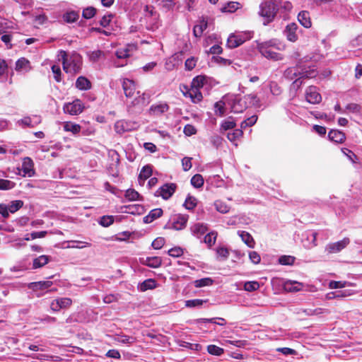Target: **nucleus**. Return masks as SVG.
I'll return each instance as SVG.
<instances>
[{"mask_svg": "<svg viewBox=\"0 0 362 362\" xmlns=\"http://www.w3.org/2000/svg\"><path fill=\"white\" fill-rule=\"evenodd\" d=\"M169 110V106L165 103L152 105L149 108V114L152 115L159 116L165 113Z\"/></svg>", "mask_w": 362, "mask_h": 362, "instance_id": "aec40b11", "label": "nucleus"}, {"mask_svg": "<svg viewBox=\"0 0 362 362\" xmlns=\"http://www.w3.org/2000/svg\"><path fill=\"white\" fill-rule=\"evenodd\" d=\"M238 235L241 238L242 240L250 248L255 247V240L252 236L247 231L238 230Z\"/></svg>", "mask_w": 362, "mask_h": 362, "instance_id": "bb28decb", "label": "nucleus"}, {"mask_svg": "<svg viewBox=\"0 0 362 362\" xmlns=\"http://www.w3.org/2000/svg\"><path fill=\"white\" fill-rule=\"evenodd\" d=\"M53 284L51 281H40L36 282H31L28 284V288L33 291H45L48 289Z\"/></svg>", "mask_w": 362, "mask_h": 362, "instance_id": "412c9836", "label": "nucleus"}, {"mask_svg": "<svg viewBox=\"0 0 362 362\" xmlns=\"http://www.w3.org/2000/svg\"><path fill=\"white\" fill-rule=\"evenodd\" d=\"M264 48H275L278 50H282L285 48V45L281 43L276 39H272L268 41L259 42L257 44V47H263Z\"/></svg>", "mask_w": 362, "mask_h": 362, "instance_id": "4be33fe9", "label": "nucleus"}, {"mask_svg": "<svg viewBox=\"0 0 362 362\" xmlns=\"http://www.w3.org/2000/svg\"><path fill=\"white\" fill-rule=\"evenodd\" d=\"M247 101L250 105H257L259 103V99L256 94H249L245 95L243 98L235 99L231 107L232 112L235 113L243 112L248 107Z\"/></svg>", "mask_w": 362, "mask_h": 362, "instance_id": "20e7f679", "label": "nucleus"}, {"mask_svg": "<svg viewBox=\"0 0 362 362\" xmlns=\"http://www.w3.org/2000/svg\"><path fill=\"white\" fill-rule=\"evenodd\" d=\"M214 206L215 209L221 214H226L230 210V206L221 200L216 201L214 202Z\"/></svg>", "mask_w": 362, "mask_h": 362, "instance_id": "a18cd8bd", "label": "nucleus"}, {"mask_svg": "<svg viewBox=\"0 0 362 362\" xmlns=\"http://www.w3.org/2000/svg\"><path fill=\"white\" fill-rule=\"evenodd\" d=\"M41 122V118L40 116L34 115L33 117H25L24 118L18 121V124L23 127H34Z\"/></svg>", "mask_w": 362, "mask_h": 362, "instance_id": "dca6fc26", "label": "nucleus"}, {"mask_svg": "<svg viewBox=\"0 0 362 362\" xmlns=\"http://www.w3.org/2000/svg\"><path fill=\"white\" fill-rule=\"evenodd\" d=\"M10 213H15L23 206V202L21 200H15L10 202L8 205Z\"/></svg>", "mask_w": 362, "mask_h": 362, "instance_id": "09e8293b", "label": "nucleus"}, {"mask_svg": "<svg viewBox=\"0 0 362 362\" xmlns=\"http://www.w3.org/2000/svg\"><path fill=\"white\" fill-rule=\"evenodd\" d=\"M188 216L177 214L173 216L165 224V228L180 230L185 228Z\"/></svg>", "mask_w": 362, "mask_h": 362, "instance_id": "423d86ee", "label": "nucleus"}, {"mask_svg": "<svg viewBox=\"0 0 362 362\" xmlns=\"http://www.w3.org/2000/svg\"><path fill=\"white\" fill-rule=\"evenodd\" d=\"M163 215V210L160 208L152 209L149 214L144 217L145 223H150Z\"/></svg>", "mask_w": 362, "mask_h": 362, "instance_id": "a878e982", "label": "nucleus"}, {"mask_svg": "<svg viewBox=\"0 0 362 362\" xmlns=\"http://www.w3.org/2000/svg\"><path fill=\"white\" fill-rule=\"evenodd\" d=\"M206 82V78L204 76H197L194 77L191 83V88H198L203 87Z\"/></svg>", "mask_w": 362, "mask_h": 362, "instance_id": "49530a36", "label": "nucleus"}, {"mask_svg": "<svg viewBox=\"0 0 362 362\" xmlns=\"http://www.w3.org/2000/svg\"><path fill=\"white\" fill-rule=\"evenodd\" d=\"M361 110V105L356 103H349L345 107V112L348 111L352 113H359Z\"/></svg>", "mask_w": 362, "mask_h": 362, "instance_id": "338daca9", "label": "nucleus"}, {"mask_svg": "<svg viewBox=\"0 0 362 362\" xmlns=\"http://www.w3.org/2000/svg\"><path fill=\"white\" fill-rule=\"evenodd\" d=\"M257 120V116L252 115V117H248L242 122L240 128L245 129L247 127H252V125H254L256 123Z\"/></svg>", "mask_w": 362, "mask_h": 362, "instance_id": "0e129e2a", "label": "nucleus"}, {"mask_svg": "<svg viewBox=\"0 0 362 362\" xmlns=\"http://www.w3.org/2000/svg\"><path fill=\"white\" fill-rule=\"evenodd\" d=\"M243 130L242 129H235L233 132H228L227 134V138L231 141L235 142L239 138L243 136Z\"/></svg>", "mask_w": 362, "mask_h": 362, "instance_id": "603ef678", "label": "nucleus"}, {"mask_svg": "<svg viewBox=\"0 0 362 362\" xmlns=\"http://www.w3.org/2000/svg\"><path fill=\"white\" fill-rule=\"evenodd\" d=\"M114 222V217L112 216H103L98 221L99 224L103 227H108Z\"/></svg>", "mask_w": 362, "mask_h": 362, "instance_id": "69168bd1", "label": "nucleus"}, {"mask_svg": "<svg viewBox=\"0 0 362 362\" xmlns=\"http://www.w3.org/2000/svg\"><path fill=\"white\" fill-rule=\"evenodd\" d=\"M72 303V300L69 298H61L56 299L51 303V308L57 311L61 308H66L69 307Z\"/></svg>", "mask_w": 362, "mask_h": 362, "instance_id": "f3484780", "label": "nucleus"}, {"mask_svg": "<svg viewBox=\"0 0 362 362\" xmlns=\"http://www.w3.org/2000/svg\"><path fill=\"white\" fill-rule=\"evenodd\" d=\"M136 129V123L127 120H119L115 124V130L119 134L131 132Z\"/></svg>", "mask_w": 362, "mask_h": 362, "instance_id": "9b49d317", "label": "nucleus"}, {"mask_svg": "<svg viewBox=\"0 0 362 362\" xmlns=\"http://www.w3.org/2000/svg\"><path fill=\"white\" fill-rule=\"evenodd\" d=\"M305 99L311 104H318L321 102L322 97L318 93L317 87L310 86L307 88L305 91Z\"/></svg>", "mask_w": 362, "mask_h": 362, "instance_id": "f8f14e48", "label": "nucleus"}, {"mask_svg": "<svg viewBox=\"0 0 362 362\" xmlns=\"http://www.w3.org/2000/svg\"><path fill=\"white\" fill-rule=\"evenodd\" d=\"M63 20L67 23L76 22L79 18V12L76 11H67L62 16Z\"/></svg>", "mask_w": 362, "mask_h": 362, "instance_id": "cd10ccee", "label": "nucleus"}, {"mask_svg": "<svg viewBox=\"0 0 362 362\" xmlns=\"http://www.w3.org/2000/svg\"><path fill=\"white\" fill-rule=\"evenodd\" d=\"M190 182L194 187L200 188L204 185V178L200 174H196L191 178Z\"/></svg>", "mask_w": 362, "mask_h": 362, "instance_id": "de8ad7c7", "label": "nucleus"}, {"mask_svg": "<svg viewBox=\"0 0 362 362\" xmlns=\"http://www.w3.org/2000/svg\"><path fill=\"white\" fill-rule=\"evenodd\" d=\"M122 88L124 90V95L127 98H132L136 91V86L134 82L132 80L128 78H125L123 80Z\"/></svg>", "mask_w": 362, "mask_h": 362, "instance_id": "6ab92c4d", "label": "nucleus"}, {"mask_svg": "<svg viewBox=\"0 0 362 362\" xmlns=\"http://www.w3.org/2000/svg\"><path fill=\"white\" fill-rule=\"evenodd\" d=\"M259 288V284L256 281H247L244 284V289L249 292L257 291Z\"/></svg>", "mask_w": 362, "mask_h": 362, "instance_id": "052dcab7", "label": "nucleus"}, {"mask_svg": "<svg viewBox=\"0 0 362 362\" xmlns=\"http://www.w3.org/2000/svg\"><path fill=\"white\" fill-rule=\"evenodd\" d=\"M76 87L79 90H86L91 88V83L86 77L79 76L76 81Z\"/></svg>", "mask_w": 362, "mask_h": 362, "instance_id": "7c9ffc66", "label": "nucleus"}, {"mask_svg": "<svg viewBox=\"0 0 362 362\" xmlns=\"http://www.w3.org/2000/svg\"><path fill=\"white\" fill-rule=\"evenodd\" d=\"M269 89H270L271 93L275 96L280 95L282 93L281 88L275 81H271L269 83Z\"/></svg>", "mask_w": 362, "mask_h": 362, "instance_id": "13d9d810", "label": "nucleus"}, {"mask_svg": "<svg viewBox=\"0 0 362 362\" xmlns=\"http://www.w3.org/2000/svg\"><path fill=\"white\" fill-rule=\"evenodd\" d=\"M145 11L147 18V29L153 31L157 30L160 26L159 15L152 6H146Z\"/></svg>", "mask_w": 362, "mask_h": 362, "instance_id": "39448f33", "label": "nucleus"}, {"mask_svg": "<svg viewBox=\"0 0 362 362\" xmlns=\"http://www.w3.org/2000/svg\"><path fill=\"white\" fill-rule=\"evenodd\" d=\"M138 96L135 98L131 103V105L128 106V108L129 109L131 106L132 107H137L139 109H141L144 106H146L149 103L150 101V95L147 94L146 93H143L141 95H140V92L137 91Z\"/></svg>", "mask_w": 362, "mask_h": 362, "instance_id": "4468645a", "label": "nucleus"}, {"mask_svg": "<svg viewBox=\"0 0 362 362\" xmlns=\"http://www.w3.org/2000/svg\"><path fill=\"white\" fill-rule=\"evenodd\" d=\"M214 280L210 277H206L200 279L195 280L194 285L196 288H202L204 286H208L212 285Z\"/></svg>", "mask_w": 362, "mask_h": 362, "instance_id": "37998d69", "label": "nucleus"}, {"mask_svg": "<svg viewBox=\"0 0 362 362\" xmlns=\"http://www.w3.org/2000/svg\"><path fill=\"white\" fill-rule=\"evenodd\" d=\"M187 94L191 98L193 103H198L203 98L202 94L198 88H190L187 91Z\"/></svg>", "mask_w": 362, "mask_h": 362, "instance_id": "c9c22d12", "label": "nucleus"}, {"mask_svg": "<svg viewBox=\"0 0 362 362\" xmlns=\"http://www.w3.org/2000/svg\"><path fill=\"white\" fill-rule=\"evenodd\" d=\"M197 199L189 194L187 197L183 206L187 210H193L197 206Z\"/></svg>", "mask_w": 362, "mask_h": 362, "instance_id": "c03bdc74", "label": "nucleus"}, {"mask_svg": "<svg viewBox=\"0 0 362 362\" xmlns=\"http://www.w3.org/2000/svg\"><path fill=\"white\" fill-rule=\"evenodd\" d=\"M258 51L261 53L262 56L269 59H272L274 61H279L283 59L282 55L280 53L274 52L272 49L264 48L263 47H257Z\"/></svg>", "mask_w": 362, "mask_h": 362, "instance_id": "a211bd4d", "label": "nucleus"}, {"mask_svg": "<svg viewBox=\"0 0 362 362\" xmlns=\"http://www.w3.org/2000/svg\"><path fill=\"white\" fill-rule=\"evenodd\" d=\"M49 261V257L47 255H40L33 259V269L40 268L47 264Z\"/></svg>", "mask_w": 362, "mask_h": 362, "instance_id": "473e14b6", "label": "nucleus"}, {"mask_svg": "<svg viewBox=\"0 0 362 362\" xmlns=\"http://www.w3.org/2000/svg\"><path fill=\"white\" fill-rule=\"evenodd\" d=\"M235 126H236V124H235L234 119H233V117H230L228 119H226V120L223 121V122L221 123V127L223 130L226 131V130L234 129L235 127Z\"/></svg>", "mask_w": 362, "mask_h": 362, "instance_id": "864d4df0", "label": "nucleus"}, {"mask_svg": "<svg viewBox=\"0 0 362 362\" xmlns=\"http://www.w3.org/2000/svg\"><path fill=\"white\" fill-rule=\"evenodd\" d=\"M295 257L290 255H282L279 258V263L282 265H292L295 262Z\"/></svg>", "mask_w": 362, "mask_h": 362, "instance_id": "680f3d73", "label": "nucleus"}, {"mask_svg": "<svg viewBox=\"0 0 362 362\" xmlns=\"http://www.w3.org/2000/svg\"><path fill=\"white\" fill-rule=\"evenodd\" d=\"M156 281L153 279H148L139 284V289L141 291H146L147 290L153 289L156 287Z\"/></svg>", "mask_w": 362, "mask_h": 362, "instance_id": "f704fd0d", "label": "nucleus"}, {"mask_svg": "<svg viewBox=\"0 0 362 362\" xmlns=\"http://www.w3.org/2000/svg\"><path fill=\"white\" fill-rule=\"evenodd\" d=\"M328 137L330 141L335 143H342L346 139L345 134L344 132L334 129L329 131Z\"/></svg>", "mask_w": 362, "mask_h": 362, "instance_id": "b1692460", "label": "nucleus"}, {"mask_svg": "<svg viewBox=\"0 0 362 362\" xmlns=\"http://www.w3.org/2000/svg\"><path fill=\"white\" fill-rule=\"evenodd\" d=\"M142 263L149 267L158 268L162 264V259L159 257H148L142 260Z\"/></svg>", "mask_w": 362, "mask_h": 362, "instance_id": "c85d7f7f", "label": "nucleus"}, {"mask_svg": "<svg viewBox=\"0 0 362 362\" xmlns=\"http://www.w3.org/2000/svg\"><path fill=\"white\" fill-rule=\"evenodd\" d=\"M349 238H344L341 240L327 245L326 247V250L329 253H337L345 248L349 244Z\"/></svg>", "mask_w": 362, "mask_h": 362, "instance_id": "ddd939ff", "label": "nucleus"}, {"mask_svg": "<svg viewBox=\"0 0 362 362\" xmlns=\"http://www.w3.org/2000/svg\"><path fill=\"white\" fill-rule=\"evenodd\" d=\"M298 28V25L295 23H291L286 25L284 30V34L288 41L294 42L298 40V35L296 33Z\"/></svg>", "mask_w": 362, "mask_h": 362, "instance_id": "2eb2a0df", "label": "nucleus"}, {"mask_svg": "<svg viewBox=\"0 0 362 362\" xmlns=\"http://www.w3.org/2000/svg\"><path fill=\"white\" fill-rule=\"evenodd\" d=\"M91 245L90 243L84 241L80 240H70L68 241L67 248H78L82 249L86 247H90Z\"/></svg>", "mask_w": 362, "mask_h": 362, "instance_id": "4c0bfd02", "label": "nucleus"}, {"mask_svg": "<svg viewBox=\"0 0 362 362\" xmlns=\"http://www.w3.org/2000/svg\"><path fill=\"white\" fill-rule=\"evenodd\" d=\"M97 13V9L93 6H88L82 11V17L85 19H91Z\"/></svg>", "mask_w": 362, "mask_h": 362, "instance_id": "a19ab883", "label": "nucleus"}, {"mask_svg": "<svg viewBox=\"0 0 362 362\" xmlns=\"http://www.w3.org/2000/svg\"><path fill=\"white\" fill-rule=\"evenodd\" d=\"M125 197L129 201H136L139 199L140 194L134 189H128L125 192Z\"/></svg>", "mask_w": 362, "mask_h": 362, "instance_id": "6e6d98bb", "label": "nucleus"}, {"mask_svg": "<svg viewBox=\"0 0 362 362\" xmlns=\"http://www.w3.org/2000/svg\"><path fill=\"white\" fill-rule=\"evenodd\" d=\"M16 186V183L8 180L0 178V190H9Z\"/></svg>", "mask_w": 362, "mask_h": 362, "instance_id": "4d7b16f0", "label": "nucleus"}, {"mask_svg": "<svg viewBox=\"0 0 362 362\" xmlns=\"http://www.w3.org/2000/svg\"><path fill=\"white\" fill-rule=\"evenodd\" d=\"M152 175V166L150 165H146L144 166L139 173V179L146 180L148 177H150Z\"/></svg>", "mask_w": 362, "mask_h": 362, "instance_id": "79ce46f5", "label": "nucleus"}, {"mask_svg": "<svg viewBox=\"0 0 362 362\" xmlns=\"http://www.w3.org/2000/svg\"><path fill=\"white\" fill-rule=\"evenodd\" d=\"M207 302V300L202 299H192L185 301V305L188 308L199 307L203 305L204 303Z\"/></svg>", "mask_w": 362, "mask_h": 362, "instance_id": "e2e57ef3", "label": "nucleus"}, {"mask_svg": "<svg viewBox=\"0 0 362 362\" xmlns=\"http://www.w3.org/2000/svg\"><path fill=\"white\" fill-rule=\"evenodd\" d=\"M52 71L54 74V79L57 82H60L62 81V71L60 66L59 65L54 64L52 66Z\"/></svg>", "mask_w": 362, "mask_h": 362, "instance_id": "774afa93", "label": "nucleus"}, {"mask_svg": "<svg viewBox=\"0 0 362 362\" xmlns=\"http://www.w3.org/2000/svg\"><path fill=\"white\" fill-rule=\"evenodd\" d=\"M177 185L175 183H165L162 185L155 193L157 197H161L163 199H170L175 193Z\"/></svg>", "mask_w": 362, "mask_h": 362, "instance_id": "6e6552de", "label": "nucleus"}, {"mask_svg": "<svg viewBox=\"0 0 362 362\" xmlns=\"http://www.w3.org/2000/svg\"><path fill=\"white\" fill-rule=\"evenodd\" d=\"M64 129L66 132H70L74 134H76L80 132L81 127L79 124L71 122H66L64 124Z\"/></svg>", "mask_w": 362, "mask_h": 362, "instance_id": "e433bc0d", "label": "nucleus"}, {"mask_svg": "<svg viewBox=\"0 0 362 362\" xmlns=\"http://www.w3.org/2000/svg\"><path fill=\"white\" fill-rule=\"evenodd\" d=\"M115 340L122 344H132L135 342L136 339L134 337L132 336H127V335H118Z\"/></svg>", "mask_w": 362, "mask_h": 362, "instance_id": "3c124183", "label": "nucleus"}, {"mask_svg": "<svg viewBox=\"0 0 362 362\" xmlns=\"http://www.w3.org/2000/svg\"><path fill=\"white\" fill-rule=\"evenodd\" d=\"M57 57L59 61L62 62L63 69L66 73L75 74L80 71L82 61L79 54L69 55L65 51L59 50Z\"/></svg>", "mask_w": 362, "mask_h": 362, "instance_id": "f257e3e1", "label": "nucleus"}, {"mask_svg": "<svg viewBox=\"0 0 362 362\" xmlns=\"http://www.w3.org/2000/svg\"><path fill=\"white\" fill-rule=\"evenodd\" d=\"M124 208L125 210L122 211L125 213H129L131 214H141L144 212V208L141 204H130L128 206H124L122 209Z\"/></svg>", "mask_w": 362, "mask_h": 362, "instance_id": "c756f323", "label": "nucleus"}, {"mask_svg": "<svg viewBox=\"0 0 362 362\" xmlns=\"http://www.w3.org/2000/svg\"><path fill=\"white\" fill-rule=\"evenodd\" d=\"M317 71L315 66L300 67L297 66L296 67H289L284 71V76L288 80H293L298 77L300 78H310L316 76Z\"/></svg>", "mask_w": 362, "mask_h": 362, "instance_id": "7ed1b4c3", "label": "nucleus"}, {"mask_svg": "<svg viewBox=\"0 0 362 362\" xmlns=\"http://www.w3.org/2000/svg\"><path fill=\"white\" fill-rule=\"evenodd\" d=\"M207 351L214 356H221L224 353V349L214 344H210L207 346Z\"/></svg>", "mask_w": 362, "mask_h": 362, "instance_id": "8fccbe9b", "label": "nucleus"}, {"mask_svg": "<svg viewBox=\"0 0 362 362\" xmlns=\"http://www.w3.org/2000/svg\"><path fill=\"white\" fill-rule=\"evenodd\" d=\"M83 107L81 101L76 99L72 103L64 104L63 110L65 113H68L71 115H77L83 112Z\"/></svg>", "mask_w": 362, "mask_h": 362, "instance_id": "1a4fd4ad", "label": "nucleus"}, {"mask_svg": "<svg viewBox=\"0 0 362 362\" xmlns=\"http://www.w3.org/2000/svg\"><path fill=\"white\" fill-rule=\"evenodd\" d=\"M115 15L111 13H107L104 15L99 21V24L103 28H107L110 25V23L114 18Z\"/></svg>", "mask_w": 362, "mask_h": 362, "instance_id": "ea45409f", "label": "nucleus"}, {"mask_svg": "<svg viewBox=\"0 0 362 362\" xmlns=\"http://www.w3.org/2000/svg\"><path fill=\"white\" fill-rule=\"evenodd\" d=\"M177 344L180 347L187 348L191 350L198 351L200 349V345L199 344H191L189 342H187L182 340H178Z\"/></svg>", "mask_w": 362, "mask_h": 362, "instance_id": "5fc2aeb1", "label": "nucleus"}, {"mask_svg": "<svg viewBox=\"0 0 362 362\" xmlns=\"http://www.w3.org/2000/svg\"><path fill=\"white\" fill-rule=\"evenodd\" d=\"M190 230L193 235L200 238L206 233L207 226L202 223H197L190 228Z\"/></svg>", "mask_w": 362, "mask_h": 362, "instance_id": "5701e85b", "label": "nucleus"}, {"mask_svg": "<svg viewBox=\"0 0 362 362\" xmlns=\"http://www.w3.org/2000/svg\"><path fill=\"white\" fill-rule=\"evenodd\" d=\"M298 20L300 23L306 28H309L312 25L310 13L306 11H302L298 13Z\"/></svg>", "mask_w": 362, "mask_h": 362, "instance_id": "393cba45", "label": "nucleus"}, {"mask_svg": "<svg viewBox=\"0 0 362 362\" xmlns=\"http://www.w3.org/2000/svg\"><path fill=\"white\" fill-rule=\"evenodd\" d=\"M280 4V0H264L259 4L258 14L264 18V25H267L274 20Z\"/></svg>", "mask_w": 362, "mask_h": 362, "instance_id": "f03ea898", "label": "nucleus"}, {"mask_svg": "<svg viewBox=\"0 0 362 362\" xmlns=\"http://www.w3.org/2000/svg\"><path fill=\"white\" fill-rule=\"evenodd\" d=\"M302 286V284L293 281H286L284 285V289L288 292L298 291L301 290Z\"/></svg>", "mask_w": 362, "mask_h": 362, "instance_id": "2f4dec72", "label": "nucleus"}, {"mask_svg": "<svg viewBox=\"0 0 362 362\" xmlns=\"http://www.w3.org/2000/svg\"><path fill=\"white\" fill-rule=\"evenodd\" d=\"M30 62L24 57L18 59L16 62L15 69L17 71H28L30 69Z\"/></svg>", "mask_w": 362, "mask_h": 362, "instance_id": "72a5a7b5", "label": "nucleus"}, {"mask_svg": "<svg viewBox=\"0 0 362 362\" xmlns=\"http://www.w3.org/2000/svg\"><path fill=\"white\" fill-rule=\"evenodd\" d=\"M33 165V161L31 158H30L29 157L24 158L23 160L21 168H18V174L23 177L28 176L30 177L33 176L35 174Z\"/></svg>", "mask_w": 362, "mask_h": 362, "instance_id": "9d476101", "label": "nucleus"}, {"mask_svg": "<svg viewBox=\"0 0 362 362\" xmlns=\"http://www.w3.org/2000/svg\"><path fill=\"white\" fill-rule=\"evenodd\" d=\"M251 38V35L249 33L244 34H231L227 40V46L233 49L243 44L246 40Z\"/></svg>", "mask_w": 362, "mask_h": 362, "instance_id": "0eeeda50", "label": "nucleus"}, {"mask_svg": "<svg viewBox=\"0 0 362 362\" xmlns=\"http://www.w3.org/2000/svg\"><path fill=\"white\" fill-rule=\"evenodd\" d=\"M217 233L216 232H210L205 235L204 242L209 246L214 245L216 240Z\"/></svg>", "mask_w": 362, "mask_h": 362, "instance_id": "bf43d9fd", "label": "nucleus"}, {"mask_svg": "<svg viewBox=\"0 0 362 362\" xmlns=\"http://www.w3.org/2000/svg\"><path fill=\"white\" fill-rule=\"evenodd\" d=\"M239 8H240V4L236 1H230L228 2L226 5L221 8L222 12H229L233 13L237 11Z\"/></svg>", "mask_w": 362, "mask_h": 362, "instance_id": "58836bf2", "label": "nucleus"}]
</instances>
